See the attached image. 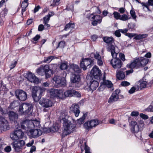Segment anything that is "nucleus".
Here are the masks:
<instances>
[{
    "instance_id": "nucleus-2",
    "label": "nucleus",
    "mask_w": 153,
    "mask_h": 153,
    "mask_svg": "<svg viewBox=\"0 0 153 153\" xmlns=\"http://www.w3.org/2000/svg\"><path fill=\"white\" fill-rule=\"evenodd\" d=\"M53 98H50V99H45L43 98L40 99L39 103L43 107L48 108L51 107L53 103L55 102V100L56 99H61L63 100L66 96H54Z\"/></svg>"
},
{
    "instance_id": "nucleus-34",
    "label": "nucleus",
    "mask_w": 153,
    "mask_h": 153,
    "mask_svg": "<svg viewBox=\"0 0 153 153\" xmlns=\"http://www.w3.org/2000/svg\"><path fill=\"white\" fill-rule=\"evenodd\" d=\"M15 96H27L26 93L24 91L20 90L17 89L15 91Z\"/></svg>"
},
{
    "instance_id": "nucleus-10",
    "label": "nucleus",
    "mask_w": 153,
    "mask_h": 153,
    "mask_svg": "<svg viewBox=\"0 0 153 153\" xmlns=\"http://www.w3.org/2000/svg\"><path fill=\"white\" fill-rule=\"evenodd\" d=\"M101 123L97 119H94L86 122L84 124V126L85 128L89 129L95 127Z\"/></svg>"
},
{
    "instance_id": "nucleus-35",
    "label": "nucleus",
    "mask_w": 153,
    "mask_h": 153,
    "mask_svg": "<svg viewBox=\"0 0 153 153\" xmlns=\"http://www.w3.org/2000/svg\"><path fill=\"white\" fill-rule=\"evenodd\" d=\"M16 135L17 134L15 132V130L10 133V138L13 140L16 141L18 140V138Z\"/></svg>"
},
{
    "instance_id": "nucleus-52",
    "label": "nucleus",
    "mask_w": 153,
    "mask_h": 153,
    "mask_svg": "<svg viewBox=\"0 0 153 153\" xmlns=\"http://www.w3.org/2000/svg\"><path fill=\"white\" fill-rule=\"evenodd\" d=\"M130 13L133 19H135L136 18V16L134 11L132 10H131L130 11Z\"/></svg>"
},
{
    "instance_id": "nucleus-40",
    "label": "nucleus",
    "mask_w": 153,
    "mask_h": 153,
    "mask_svg": "<svg viewBox=\"0 0 153 153\" xmlns=\"http://www.w3.org/2000/svg\"><path fill=\"white\" fill-rule=\"evenodd\" d=\"M54 59V57L53 56H49L48 57H45L43 61L44 62L49 63Z\"/></svg>"
},
{
    "instance_id": "nucleus-28",
    "label": "nucleus",
    "mask_w": 153,
    "mask_h": 153,
    "mask_svg": "<svg viewBox=\"0 0 153 153\" xmlns=\"http://www.w3.org/2000/svg\"><path fill=\"white\" fill-rule=\"evenodd\" d=\"M68 115L67 112L65 110H63L61 112L60 115L59 116V119L61 120H63V122L66 120H68L66 118Z\"/></svg>"
},
{
    "instance_id": "nucleus-59",
    "label": "nucleus",
    "mask_w": 153,
    "mask_h": 153,
    "mask_svg": "<svg viewBox=\"0 0 153 153\" xmlns=\"http://www.w3.org/2000/svg\"><path fill=\"white\" fill-rule=\"evenodd\" d=\"M120 89H117L113 93L112 96H117L120 93Z\"/></svg>"
},
{
    "instance_id": "nucleus-63",
    "label": "nucleus",
    "mask_w": 153,
    "mask_h": 153,
    "mask_svg": "<svg viewBox=\"0 0 153 153\" xmlns=\"http://www.w3.org/2000/svg\"><path fill=\"white\" fill-rule=\"evenodd\" d=\"M4 150L6 152H9L11 151V148L10 146H8L5 147Z\"/></svg>"
},
{
    "instance_id": "nucleus-6",
    "label": "nucleus",
    "mask_w": 153,
    "mask_h": 153,
    "mask_svg": "<svg viewBox=\"0 0 153 153\" xmlns=\"http://www.w3.org/2000/svg\"><path fill=\"white\" fill-rule=\"evenodd\" d=\"M107 50L108 51L110 52L113 58L117 57L118 53H119L117 47L115 45L114 43L108 44L106 47Z\"/></svg>"
},
{
    "instance_id": "nucleus-14",
    "label": "nucleus",
    "mask_w": 153,
    "mask_h": 153,
    "mask_svg": "<svg viewBox=\"0 0 153 153\" xmlns=\"http://www.w3.org/2000/svg\"><path fill=\"white\" fill-rule=\"evenodd\" d=\"M127 67L131 69L139 68L140 67L139 58H136L133 60L130 64L127 65Z\"/></svg>"
},
{
    "instance_id": "nucleus-30",
    "label": "nucleus",
    "mask_w": 153,
    "mask_h": 153,
    "mask_svg": "<svg viewBox=\"0 0 153 153\" xmlns=\"http://www.w3.org/2000/svg\"><path fill=\"white\" fill-rule=\"evenodd\" d=\"M81 149L82 152H83L84 150H85V153H91L90 151L89 148L86 145V142L85 141L83 145H82L81 146Z\"/></svg>"
},
{
    "instance_id": "nucleus-45",
    "label": "nucleus",
    "mask_w": 153,
    "mask_h": 153,
    "mask_svg": "<svg viewBox=\"0 0 153 153\" xmlns=\"http://www.w3.org/2000/svg\"><path fill=\"white\" fill-rule=\"evenodd\" d=\"M41 65L43 68L45 73H48L49 71H50L49 68V66L48 65Z\"/></svg>"
},
{
    "instance_id": "nucleus-39",
    "label": "nucleus",
    "mask_w": 153,
    "mask_h": 153,
    "mask_svg": "<svg viewBox=\"0 0 153 153\" xmlns=\"http://www.w3.org/2000/svg\"><path fill=\"white\" fill-rule=\"evenodd\" d=\"M103 83L104 85H106L108 88H111L113 86V84L111 81L108 80H106L104 79L103 80Z\"/></svg>"
},
{
    "instance_id": "nucleus-20",
    "label": "nucleus",
    "mask_w": 153,
    "mask_h": 153,
    "mask_svg": "<svg viewBox=\"0 0 153 153\" xmlns=\"http://www.w3.org/2000/svg\"><path fill=\"white\" fill-rule=\"evenodd\" d=\"M31 120H25L21 123V127L23 129L27 130L28 128H31V124L30 121Z\"/></svg>"
},
{
    "instance_id": "nucleus-8",
    "label": "nucleus",
    "mask_w": 153,
    "mask_h": 153,
    "mask_svg": "<svg viewBox=\"0 0 153 153\" xmlns=\"http://www.w3.org/2000/svg\"><path fill=\"white\" fill-rule=\"evenodd\" d=\"M10 126L6 119L2 117H0V131L2 132L9 130Z\"/></svg>"
},
{
    "instance_id": "nucleus-36",
    "label": "nucleus",
    "mask_w": 153,
    "mask_h": 153,
    "mask_svg": "<svg viewBox=\"0 0 153 153\" xmlns=\"http://www.w3.org/2000/svg\"><path fill=\"white\" fill-rule=\"evenodd\" d=\"M151 84H147L146 81H142L140 82V87L141 88L149 87L151 86Z\"/></svg>"
},
{
    "instance_id": "nucleus-43",
    "label": "nucleus",
    "mask_w": 153,
    "mask_h": 153,
    "mask_svg": "<svg viewBox=\"0 0 153 153\" xmlns=\"http://www.w3.org/2000/svg\"><path fill=\"white\" fill-rule=\"evenodd\" d=\"M130 18V17L128 18V17L127 15L126 14H123L122 16L121 15L120 20L123 21H126Z\"/></svg>"
},
{
    "instance_id": "nucleus-46",
    "label": "nucleus",
    "mask_w": 153,
    "mask_h": 153,
    "mask_svg": "<svg viewBox=\"0 0 153 153\" xmlns=\"http://www.w3.org/2000/svg\"><path fill=\"white\" fill-rule=\"evenodd\" d=\"M8 10L6 8H4L1 13V16L2 17H4L7 14Z\"/></svg>"
},
{
    "instance_id": "nucleus-54",
    "label": "nucleus",
    "mask_w": 153,
    "mask_h": 153,
    "mask_svg": "<svg viewBox=\"0 0 153 153\" xmlns=\"http://www.w3.org/2000/svg\"><path fill=\"white\" fill-rule=\"evenodd\" d=\"M32 97L34 100L35 102L39 101L40 99L42 98L41 97V96H32Z\"/></svg>"
},
{
    "instance_id": "nucleus-53",
    "label": "nucleus",
    "mask_w": 153,
    "mask_h": 153,
    "mask_svg": "<svg viewBox=\"0 0 153 153\" xmlns=\"http://www.w3.org/2000/svg\"><path fill=\"white\" fill-rule=\"evenodd\" d=\"M121 85L123 86H128L130 85V83L129 82L126 81H124L122 82L121 84Z\"/></svg>"
},
{
    "instance_id": "nucleus-47",
    "label": "nucleus",
    "mask_w": 153,
    "mask_h": 153,
    "mask_svg": "<svg viewBox=\"0 0 153 153\" xmlns=\"http://www.w3.org/2000/svg\"><path fill=\"white\" fill-rule=\"evenodd\" d=\"M102 17L100 15H97L95 16V20L98 23H100L102 20Z\"/></svg>"
},
{
    "instance_id": "nucleus-42",
    "label": "nucleus",
    "mask_w": 153,
    "mask_h": 153,
    "mask_svg": "<svg viewBox=\"0 0 153 153\" xmlns=\"http://www.w3.org/2000/svg\"><path fill=\"white\" fill-rule=\"evenodd\" d=\"M114 18L116 19H120L121 15L120 13L116 11H114L113 13Z\"/></svg>"
},
{
    "instance_id": "nucleus-33",
    "label": "nucleus",
    "mask_w": 153,
    "mask_h": 153,
    "mask_svg": "<svg viewBox=\"0 0 153 153\" xmlns=\"http://www.w3.org/2000/svg\"><path fill=\"white\" fill-rule=\"evenodd\" d=\"M104 41L108 44L114 43V39L112 37H105L103 38Z\"/></svg>"
},
{
    "instance_id": "nucleus-7",
    "label": "nucleus",
    "mask_w": 153,
    "mask_h": 153,
    "mask_svg": "<svg viewBox=\"0 0 153 153\" xmlns=\"http://www.w3.org/2000/svg\"><path fill=\"white\" fill-rule=\"evenodd\" d=\"M25 144V141L20 140L17 142H13L11 143V145L15 152H20L23 149Z\"/></svg>"
},
{
    "instance_id": "nucleus-48",
    "label": "nucleus",
    "mask_w": 153,
    "mask_h": 153,
    "mask_svg": "<svg viewBox=\"0 0 153 153\" xmlns=\"http://www.w3.org/2000/svg\"><path fill=\"white\" fill-rule=\"evenodd\" d=\"M10 105L11 108H13L18 106L19 105V103L17 101H14L13 102H11Z\"/></svg>"
},
{
    "instance_id": "nucleus-26",
    "label": "nucleus",
    "mask_w": 153,
    "mask_h": 153,
    "mask_svg": "<svg viewBox=\"0 0 153 153\" xmlns=\"http://www.w3.org/2000/svg\"><path fill=\"white\" fill-rule=\"evenodd\" d=\"M125 76V73L122 71L119 70L117 71L116 77L119 80L123 79Z\"/></svg>"
},
{
    "instance_id": "nucleus-11",
    "label": "nucleus",
    "mask_w": 153,
    "mask_h": 153,
    "mask_svg": "<svg viewBox=\"0 0 153 153\" xmlns=\"http://www.w3.org/2000/svg\"><path fill=\"white\" fill-rule=\"evenodd\" d=\"M90 84L89 87L88 86L85 87L84 88L85 90H87L89 92L91 93L93 90H95L98 87L99 83L98 82L94 80L93 79H92L90 81Z\"/></svg>"
},
{
    "instance_id": "nucleus-17",
    "label": "nucleus",
    "mask_w": 153,
    "mask_h": 153,
    "mask_svg": "<svg viewBox=\"0 0 153 153\" xmlns=\"http://www.w3.org/2000/svg\"><path fill=\"white\" fill-rule=\"evenodd\" d=\"M48 93L51 96H58L63 94L62 90L60 89H51L48 91Z\"/></svg>"
},
{
    "instance_id": "nucleus-57",
    "label": "nucleus",
    "mask_w": 153,
    "mask_h": 153,
    "mask_svg": "<svg viewBox=\"0 0 153 153\" xmlns=\"http://www.w3.org/2000/svg\"><path fill=\"white\" fill-rule=\"evenodd\" d=\"M65 45V42H60L58 45V47H59L61 48H64Z\"/></svg>"
},
{
    "instance_id": "nucleus-31",
    "label": "nucleus",
    "mask_w": 153,
    "mask_h": 153,
    "mask_svg": "<svg viewBox=\"0 0 153 153\" xmlns=\"http://www.w3.org/2000/svg\"><path fill=\"white\" fill-rule=\"evenodd\" d=\"M139 58L140 60V67L145 66L148 63L149 59H148L144 58L142 57H141Z\"/></svg>"
},
{
    "instance_id": "nucleus-18",
    "label": "nucleus",
    "mask_w": 153,
    "mask_h": 153,
    "mask_svg": "<svg viewBox=\"0 0 153 153\" xmlns=\"http://www.w3.org/2000/svg\"><path fill=\"white\" fill-rule=\"evenodd\" d=\"M27 78L28 81L31 82L38 83L39 82V79L36 77L35 75L31 73L28 74Z\"/></svg>"
},
{
    "instance_id": "nucleus-44",
    "label": "nucleus",
    "mask_w": 153,
    "mask_h": 153,
    "mask_svg": "<svg viewBox=\"0 0 153 153\" xmlns=\"http://www.w3.org/2000/svg\"><path fill=\"white\" fill-rule=\"evenodd\" d=\"M86 116L85 114H83L82 117L80 118V119L78 120V123L79 124H81L84 123V121L85 119Z\"/></svg>"
},
{
    "instance_id": "nucleus-1",
    "label": "nucleus",
    "mask_w": 153,
    "mask_h": 153,
    "mask_svg": "<svg viewBox=\"0 0 153 153\" xmlns=\"http://www.w3.org/2000/svg\"><path fill=\"white\" fill-rule=\"evenodd\" d=\"M128 120L132 132L136 133L142 130L144 125L142 120L139 121L138 124L136 121L133 120L131 117L129 118Z\"/></svg>"
},
{
    "instance_id": "nucleus-64",
    "label": "nucleus",
    "mask_w": 153,
    "mask_h": 153,
    "mask_svg": "<svg viewBox=\"0 0 153 153\" xmlns=\"http://www.w3.org/2000/svg\"><path fill=\"white\" fill-rule=\"evenodd\" d=\"M146 110L148 111L153 112V106L152 105H149L146 109Z\"/></svg>"
},
{
    "instance_id": "nucleus-12",
    "label": "nucleus",
    "mask_w": 153,
    "mask_h": 153,
    "mask_svg": "<svg viewBox=\"0 0 153 153\" xmlns=\"http://www.w3.org/2000/svg\"><path fill=\"white\" fill-rule=\"evenodd\" d=\"M111 61L110 63L112 65L113 68L116 69H118L120 68L122 65L121 61V60L118 58H113Z\"/></svg>"
},
{
    "instance_id": "nucleus-16",
    "label": "nucleus",
    "mask_w": 153,
    "mask_h": 153,
    "mask_svg": "<svg viewBox=\"0 0 153 153\" xmlns=\"http://www.w3.org/2000/svg\"><path fill=\"white\" fill-rule=\"evenodd\" d=\"M43 91V90L40 87H33L32 89V96H37V95L40 96L42 94Z\"/></svg>"
},
{
    "instance_id": "nucleus-5",
    "label": "nucleus",
    "mask_w": 153,
    "mask_h": 153,
    "mask_svg": "<svg viewBox=\"0 0 153 153\" xmlns=\"http://www.w3.org/2000/svg\"><path fill=\"white\" fill-rule=\"evenodd\" d=\"M94 65L93 60L91 58H86L82 59L80 62V66L83 70H85L87 68H91Z\"/></svg>"
},
{
    "instance_id": "nucleus-32",
    "label": "nucleus",
    "mask_w": 153,
    "mask_h": 153,
    "mask_svg": "<svg viewBox=\"0 0 153 153\" xmlns=\"http://www.w3.org/2000/svg\"><path fill=\"white\" fill-rule=\"evenodd\" d=\"M15 130L18 140L22 138L24 135V133L20 129H16Z\"/></svg>"
},
{
    "instance_id": "nucleus-58",
    "label": "nucleus",
    "mask_w": 153,
    "mask_h": 153,
    "mask_svg": "<svg viewBox=\"0 0 153 153\" xmlns=\"http://www.w3.org/2000/svg\"><path fill=\"white\" fill-rule=\"evenodd\" d=\"M17 98L19 100L22 101H24L27 99V96H16Z\"/></svg>"
},
{
    "instance_id": "nucleus-49",
    "label": "nucleus",
    "mask_w": 153,
    "mask_h": 153,
    "mask_svg": "<svg viewBox=\"0 0 153 153\" xmlns=\"http://www.w3.org/2000/svg\"><path fill=\"white\" fill-rule=\"evenodd\" d=\"M50 17L48 16L47 15L44 17L43 18V23L45 24L48 23L50 19Z\"/></svg>"
},
{
    "instance_id": "nucleus-55",
    "label": "nucleus",
    "mask_w": 153,
    "mask_h": 153,
    "mask_svg": "<svg viewBox=\"0 0 153 153\" xmlns=\"http://www.w3.org/2000/svg\"><path fill=\"white\" fill-rule=\"evenodd\" d=\"M140 116L141 118L144 120L147 119L149 118L148 116L147 115L143 113L140 114Z\"/></svg>"
},
{
    "instance_id": "nucleus-22",
    "label": "nucleus",
    "mask_w": 153,
    "mask_h": 153,
    "mask_svg": "<svg viewBox=\"0 0 153 153\" xmlns=\"http://www.w3.org/2000/svg\"><path fill=\"white\" fill-rule=\"evenodd\" d=\"M65 96H81V94L78 91L74 89L69 90L64 93Z\"/></svg>"
},
{
    "instance_id": "nucleus-50",
    "label": "nucleus",
    "mask_w": 153,
    "mask_h": 153,
    "mask_svg": "<svg viewBox=\"0 0 153 153\" xmlns=\"http://www.w3.org/2000/svg\"><path fill=\"white\" fill-rule=\"evenodd\" d=\"M40 36L39 35H37L35 37H34L32 40V42L34 43H36V42L40 38Z\"/></svg>"
},
{
    "instance_id": "nucleus-56",
    "label": "nucleus",
    "mask_w": 153,
    "mask_h": 153,
    "mask_svg": "<svg viewBox=\"0 0 153 153\" xmlns=\"http://www.w3.org/2000/svg\"><path fill=\"white\" fill-rule=\"evenodd\" d=\"M28 2L23 1L21 4V7L22 8H26L28 6Z\"/></svg>"
},
{
    "instance_id": "nucleus-60",
    "label": "nucleus",
    "mask_w": 153,
    "mask_h": 153,
    "mask_svg": "<svg viewBox=\"0 0 153 153\" xmlns=\"http://www.w3.org/2000/svg\"><path fill=\"white\" fill-rule=\"evenodd\" d=\"M139 114V113L137 111H133L131 114V115L132 116L136 117L138 116Z\"/></svg>"
},
{
    "instance_id": "nucleus-19",
    "label": "nucleus",
    "mask_w": 153,
    "mask_h": 153,
    "mask_svg": "<svg viewBox=\"0 0 153 153\" xmlns=\"http://www.w3.org/2000/svg\"><path fill=\"white\" fill-rule=\"evenodd\" d=\"M79 108V106L78 105L73 104L70 108V112L71 113L73 112L75 117H77L80 113Z\"/></svg>"
},
{
    "instance_id": "nucleus-15",
    "label": "nucleus",
    "mask_w": 153,
    "mask_h": 153,
    "mask_svg": "<svg viewBox=\"0 0 153 153\" xmlns=\"http://www.w3.org/2000/svg\"><path fill=\"white\" fill-rule=\"evenodd\" d=\"M42 131L38 128L31 129L30 130V135L33 138H36L41 135Z\"/></svg>"
},
{
    "instance_id": "nucleus-21",
    "label": "nucleus",
    "mask_w": 153,
    "mask_h": 153,
    "mask_svg": "<svg viewBox=\"0 0 153 153\" xmlns=\"http://www.w3.org/2000/svg\"><path fill=\"white\" fill-rule=\"evenodd\" d=\"M90 56L91 58L94 57L95 59L97 60V63L98 65L100 66L102 65L103 62L101 60V56L97 52L95 53H91Z\"/></svg>"
},
{
    "instance_id": "nucleus-61",
    "label": "nucleus",
    "mask_w": 153,
    "mask_h": 153,
    "mask_svg": "<svg viewBox=\"0 0 153 153\" xmlns=\"http://www.w3.org/2000/svg\"><path fill=\"white\" fill-rule=\"evenodd\" d=\"M120 32V30H117L115 31L114 34L116 36L118 37H120L121 36Z\"/></svg>"
},
{
    "instance_id": "nucleus-24",
    "label": "nucleus",
    "mask_w": 153,
    "mask_h": 153,
    "mask_svg": "<svg viewBox=\"0 0 153 153\" xmlns=\"http://www.w3.org/2000/svg\"><path fill=\"white\" fill-rule=\"evenodd\" d=\"M8 115L10 119L12 121L14 122L16 121L18 119L17 114L13 111H10Z\"/></svg>"
},
{
    "instance_id": "nucleus-51",
    "label": "nucleus",
    "mask_w": 153,
    "mask_h": 153,
    "mask_svg": "<svg viewBox=\"0 0 153 153\" xmlns=\"http://www.w3.org/2000/svg\"><path fill=\"white\" fill-rule=\"evenodd\" d=\"M60 67L61 69L62 70L67 69L68 67L67 64L66 63H62L61 64Z\"/></svg>"
},
{
    "instance_id": "nucleus-25",
    "label": "nucleus",
    "mask_w": 153,
    "mask_h": 153,
    "mask_svg": "<svg viewBox=\"0 0 153 153\" xmlns=\"http://www.w3.org/2000/svg\"><path fill=\"white\" fill-rule=\"evenodd\" d=\"M30 123L31 124V128L34 127L38 128H39L40 126V122L37 120H31Z\"/></svg>"
},
{
    "instance_id": "nucleus-41",
    "label": "nucleus",
    "mask_w": 153,
    "mask_h": 153,
    "mask_svg": "<svg viewBox=\"0 0 153 153\" xmlns=\"http://www.w3.org/2000/svg\"><path fill=\"white\" fill-rule=\"evenodd\" d=\"M75 26V25L74 23H69L67 24L65 26V30H67L68 29L70 28H73Z\"/></svg>"
},
{
    "instance_id": "nucleus-3",
    "label": "nucleus",
    "mask_w": 153,
    "mask_h": 153,
    "mask_svg": "<svg viewBox=\"0 0 153 153\" xmlns=\"http://www.w3.org/2000/svg\"><path fill=\"white\" fill-rule=\"evenodd\" d=\"M63 123L64 131L62 134L63 136H66L74 131L75 126L70 121L66 120Z\"/></svg>"
},
{
    "instance_id": "nucleus-29",
    "label": "nucleus",
    "mask_w": 153,
    "mask_h": 153,
    "mask_svg": "<svg viewBox=\"0 0 153 153\" xmlns=\"http://www.w3.org/2000/svg\"><path fill=\"white\" fill-rule=\"evenodd\" d=\"M123 98V96H111L109 99L108 102L109 103H112L117 100H120Z\"/></svg>"
},
{
    "instance_id": "nucleus-62",
    "label": "nucleus",
    "mask_w": 153,
    "mask_h": 153,
    "mask_svg": "<svg viewBox=\"0 0 153 153\" xmlns=\"http://www.w3.org/2000/svg\"><path fill=\"white\" fill-rule=\"evenodd\" d=\"M7 92V91L1 90L0 91V95L2 96L4 95H6Z\"/></svg>"
},
{
    "instance_id": "nucleus-27",
    "label": "nucleus",
    "mask_w": 153,
    "mask_h": 153,
    "mask_svg": "<svg viewBox=\"0 0 153 153\" xmlns=\"http://www.w3.org/2000/svg\"><path fill=\"white\" fill-rule=\"evenodd\" d=\"M70 67L75 73L79 74L81 73L82 71L78 65L72 64L70 65Z\"/></svg>"
},
{
    "instance_id": "nucleus-9",
    "label": "nucleus",
    "mask_w": 153,
    "mask_h": 153,
    "mask_svg": "<svg viewBox=\"0 0 153 153\" xmlns=\"http://www.w3.org/2000/svg\"><path fill=\"white\" fill-rule=\"evenodd\" d=\"M90 75L91 78L97 80L100 79L102 75L101 71L97 66L93 68L91 71Z\"/></svg>"
},
{
    "instance_id": "nucleus-23",
    "label": "nucleus",
    "mask_w": 153,
    "mask_h": 153,
    "mask_svg": "<svg viewBox=\"0 0 153 153\" xmlns=\"http://www.w3.org/2000/svg\"><path fill=\"white\" fill-rule=\"evenodd\" d=\"M80 80V76L78 74H73L71 78V81L72 83H77Z\"/></svg>"
},
{
    "instance_id": "nucleus-38",
    "label": "nucleus",
    "mask_w": 153,
    "mask_h": 153,
    "mask_svg": "<svg viewBox=\"0 0 153 153\" xmlns=\"http://www.w3.org/2000/svg\"><path fill=\"white\" fill-rule=\"evenodd\" d=\"M36 72L39 75L41 76L45 74V71L42 65L37 70Z\"/></svg>"
},
{
    "instance_id": "nucleus-37",
    "label": "nucleus",
    "mask_w": 153,
    "mask_h": 153,
    "mask_svg": "<svg viewBox=\"0 0 153 153\" xmlns=\"http://www.w3.org/2000/svg\"><path fill=\"white\" fill-rule=\"evenodd\" d=\"M148 4L144 3H141V4L142 6H144L146 7L149 10L148 6L149 5H153V0H148Z\"/></svg>"
},
{
    "instance_id": "nucleus-4",
    "label": "nucleus",
    "mask_w": 153,
    "mask_h": 153,
    "mask_svg": "<svg viewBox=\"0 0 153 153\" xmlns=\"http://www.w3.org/2000/svg\"><path fill=\"white\" fill-rule=\"evenodd\" d=\"M32 105L31 104L23 103L19 106V112L21 114L31 115L32 113Z\"/></svg>"
},
{
    "instance_id": "nucleus-13",
    "label": "nucleus",
    "mask_w": 153,
    "mask_h": 153,
    "mask_svg": "<svg viewBox=\"0 0 153 153\" xmlns=\"http://www.w3.org/2000/svg\"><path fill=\"white\" fill-rule=\"evenodd\" d=\"M53 80L56 83L60 86L65 85L66 84V80L64 77L55 76L53 78Z\"/></svg>"
}]
</instances>
